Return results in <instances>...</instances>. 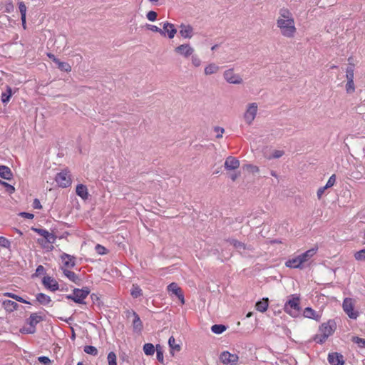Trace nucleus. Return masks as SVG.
<instances>
[{"mask_svg": "<svg viewBox=\"0 0 365 365\" xmlns=\"http://www.w3.org/2000/svg\"><path fill=\"white\" fill-rule=\"evenodd\" d=\"M277 25L284 36L292 38L294 36L296 28L294 19H284L279 18L277 21Z\"/></svg>", "mask_w": 365, "mask_h": 365, "instance_id": "nucleus-1", "label": "nucleus"}, {"mask_svg": "<svg viewBox=\"0 0 365 365\" xmlns=\"http://www.w3.org/2000/svg\"><path fill=\"white\" fill-rule=\"evenodd\" d=\"M284 304V310L290 316L295 317L298 316L300 311V297L298 294H292Z\"/></svg>", "mask_w": 365, "mask_h": 365, "instance_id": "nucleus-2", "label": "nucleus"}, {"mask_svg": "<svg viewBox=\"0 0 365 365\" xmlns=\"http://www.w3.org/2000/svg\"><path fill=\"white\" fill-rule=\"evenodd\" d=\"M90 294V289L87 287L82 289L75 288L73 290V294H68L66 296V299H71L77 304H85L84 299Z\"/></svg>", "mask_w": 365, "mask_h": 365, "instance_id": "nucleus-3", "label": "nucleus"}, {"mask_svg": "<svg viewBox=\"0 0 365 365\" xmlns=\"http://www.w3.org/2000/svg\"><path fill=\"white\" fill-rule=\"evenodd\" d=\"M43 320V318L38 315V313H32L29 318L26 320V322L29 327L21 328L20 331L23 334H34L36 330V324Z\"/></svg>", "mask_w": 365, "mask_h": 365, "instance_id": "nucleus-4", "label": "nucleus"}, {"mask_svg": "<svg viewBox=\"0 0 365 365\" xmlns=\"http://www.w3.org/2000/svg\"><path fill=\"white\" fill-rule=\"evenodd\" d=\"M55 180L61 187H67L71 185V175L67 170H63L57 173L55 177Z\"/></svg>", "mask_w": 365, "mask_h": 365, "instance_id": "nucleus-5", "label": "nucleus"}, {"mask_svg": "<svg viewBox=\"0 0 365 365\" xmlns=\"http://www.w3.org/2000/svg\"><path fill=\"white\" fill-rule=\"evenodd\" d=\"M257 112V105L256 103L249 104L245 114L244 118L247 123L250 125L256 117Z\"/></svg>", "mask_w": 365, "mask_h": 365, "instance_id": "nucleus-6", "label": "nucleus"}, {"mask_svg": "<svg viewBox=\"0 0 365 365\" xmlns=\"http://www.w3.org/2000/svg\"><path fill=\"white\" fill-rule=\"evenodd\" d=\"M175 52L184 58H189L194 53V48L189 43L181 44L174 49Z\"/></svg>", "mask_w": 365, "mask_h": 365, "instance_id": "nucleus-7", "label": "nucleus"}, {"mask_svg": "<svg viewBox=\"0 0 365 365\" xmlns=\"http://www.w3.org/2000/svg\"><path fill=\"white\" fill-rule=\"evenodd\" d=\"M343 309L345 313L351 319H356L358 317V312L354 311V304L352 299L345 298L343 302Z\"/></svg>", "mask_w": 365, "mask_h": 365, "instance_id": "nucleus-8", "label": "nucleus"}, {"mask_svg": "<svg viewBox=\"0 0 365 365\" xmlns=\"http://www.w3.org/2000/svg\"><path fill=\"white\" fill-rule=\"evenodd\" d=\"M220 359L224 364L235 365L239 357L237 354H230L229 351H223L220 356Z\"/></svg>", "mask_w": 365, "mask_h": 365, "instance_id": "nucleus-9", "label": "nucleus"}, {"mask_svg": "<svg viewBox=\"0 0 365 365\" xmlns=\"http://www.w3.org/2000/svg\"><path fill=\"white\" fill-rule=\"evenodd\" d=\"M336 328V324L334 320H329L326 323H323L319 327V331L324 335H327V337L332 335Z\"/></svg>", "mask_w": 365, "mask_h": 365, "instance_id": "nucleus-10", "label": "nucleus"}, {"mask_svg": "<svg viewBox=\"0 0 365 365\" xmlns=\"http://www.w3.org/2000/svg\"><path fill=\"white\" fill-rule=\"evenodd\" d=\"M225 79L230 83L240 84L242 83V78L234 73L233 69H228L224 72Z\"/></svg>", "mask_w": 365, "mask_h": 365, "instance_id": "nucleus-11", "label": "nucleus"}, {"mask_svg": "<svg viewBox=\"0 0 365 365\" xmlns=\"http://www.w3.org/2000/svg\"><path fill=\"white\" fill-rule=\"evenodd\" d=\"M61 259L63 262V266L61 267L64 268H73L76 266V257L73 255L63 253L61 255Z\"/></svg>", "mask_w": 365, "mask_h": 365, "instance_id": "nucleus-12", "label": "nucleus"}, {"mask_svg": "<svg viewBox=\"0 0 365 365\" xmlns=\"http://www.w3.org/2000/svg\"><path fill=\"white\" fill-rule=\"evenodd\" d=\"M42 283L46 289H48L51 291L54 292L59 289L58 283L51 277H44L42 279Z\"/></svg>", "mask_w": 365, "mask_h": 365, "instance_id": "nucleus-13", "label": "nucleus"}, {"mask_svg": "<svg viewBox=\"0 0 365 365\" xmlns=\"http://www.w3.org/2000/svg\"><path fill=\"white\" fill-rule=\"evenodd\" d=\"M328 361L331 365H344V364L343 355L338 352L329 354Z\"/></svg>", "mask_w": 365, "mask_h": 365, "instance_id": "nucleus-14", "label": "nucleus"}, {"mask_svg": "<svg viewBox=\"0 0 365 365\" xmlns=\"http://www.w3.org/2000/svg\"><path fill=\"white\" fill-rule=\"evenodd\" d=\"M180 34L183 38L190 39L193 36V27L190 24H181Z\"/></svg>", "mask_w": 365, "mask_h": 365, "instance_id": "nucleus-15", "label": "nucleus"}, {"mask_svg": "<svg viewBox=\"0 0 365 365\" xmlns=\"http://www.w3.org/2000/svg\"><path fill=\"white\" fill-rule=\"evenodd\" d=\"M61 269L62 270L64 276H66L70 281L78 286L81 284V279L74 272L64 267H61Z\"/></svg>", "mask_w": 365, "mask_h": 365, "instance_id": "nucleus-16", "label": "nucleus"}, {"mask_svg": "<svg viewBox=\"0 0 365 365\" xmlns=\"http://www.w3.org/2000/svg\"><path fill=\"white\" fill-rule=\"evenodd\" d=\"M168 289L169 292H173L180 299L182 304L185 303L184 295L182 292V289H180V287H178V285L176 283L172 282L171 284H170L168 286Z\"/></svg>", "mask_w": 365, "mask_h": 365, "instance_id": "nucleus-17", "label": "nucleus"}, {"mask_svg": "<svg viewBox=\"0 0 365 365\" xmlns=\"http://www.w3.org/2000/svg\"><path fill=\"white\" fill-rule=\"evenodd\" d=\"M303 264V259H302L299 255L294 258L288 259L285 262V265L287 267L300 269L304 268Z\"/></svg>", "mask_w": 365, "mask_h": 365, "instance_id": "nucleus-18", "label": "nucleus"}, {"mask_svg": "<svg viewBox=\"0 0 365 365\" xmlns=\"http://www.w3.org/2000/svg\"><path fill=\"white\" fill-rule=\"evenodd\" d=\"M240 166V161L235 157L229 156L225 162V168L228 170H235Z\"/></svg>", "mask_w": 365, "mask_h": 365, "instance_id": "nucleus-19", "label": "nucleus"}, {"mask_svg": "<svg viewBox=\"0 0 365 365\" xmlns=\"http://www.w3.org/2000/svg\"><path fill=\"white\" fill-rule=\"evenodd\" d=\"M162 30L165 31V34H168V36L170 39L173 38L177 33V29L175 28L174 24L168 21L164 23Z\"/></svg>", "mask_w": 365, "mask_h": 365, "instance_id": "nucleus-20", "label": "nucleus"}, {"mask_svg": "<svg viewBox=\"0 0 365 365\" xmlns=\"http://www.w3.org/2000/svg\"><path fill=\"white\" fill-rule=\"evenodd\" d=\"M0 177L7 180H11L13 178L11 170L6 165H0Z\"/></svg>", "mask_w": 365, "mask_h": 365, "instance_id": "nucleus-21", "label": "nucleus"}, {"mask_svg": "<svg viewBox=\"0 0 365 365\" xmlns=\"http://www.w3.org/2000/svg\"><path fill=\"white\" fill-rule=\"evenodd\" d=\"M76 195L81 197L83 200H87L88 197V189L86 185L78 184L76 189Z\"/></svg>", "mask_w": 365, "mask_h": 365, "instance_id": "nucleus-22", "label": "nucleus"}, {"mask_svg": "<svg viewBox=\"0 0 365 365\" xmlns=\"http://www.w3.org/2000/svg\"><path fill=\"white\" fill-rule=\"evenodd\" d=\"M132 325H133V329L134 332L141 333V331L143 329V322H142L141 319H140V317L138 316V314L136 315L135 317H133Z\"/></svg>", "mask_w": 365, "mask_h": 365, "instance_id": "nucleus-23", "label": "nucleus"}, {"mask_svg": "<svg viewBox=\"0 0 365 365\" xmlns=\"http://www.w3.org/2000/svg\"><path fill=\"white\" fill-rule=\"evenodd\" d=\"M2 305L5 310L8 312H12L14 310H16L19 307V304L11 300H4L2 303Z\"/></svg>", "mask_w": 365, "mask_h": 365, "instance_id": "nucleus-24", "label": "nucleus"}, {"mask_svg": "<svg viewBox=\"0 0 365 365\" xmlns=\"http://www.w3.org/2000/svg\"><path fill=\"white\" fill-rule=\"evenodd\" d=\"M268 306V298H263L262 300L257 302L255 304L256 309L260 312H264L265 311H267Z\"/></svg>", "mask_w": 365, "mask_h": 365, "instance_id": "nucleus-25", "label": "nucleus"}, {"mask_svg": "<svg viewBox=\"0 0 365 365\" xmlns=\"http://www.w3.org/2000/svg\"><path fill=\"white\" fill-rule=\"evenodd\" d=\"M303 315L305 317L313 319L317 321H319L320 316L316 313V312L311 307H307L304 309Z\"/></svg>", "mask_w": 365, "mask_h": 365, "instance_id": "nucleus-26", "label": "nucleus"}, {"mask_svg": "<svg viewBox=\"0 0 365 365\" xmlns=\"http://www.w3.org/2000/svg\"><path fill=\"white\" fill-rule=\"evenodd\" d=\"M36 300L43 305H46L51 302V297L43 293L36 294Z\"/></svg>", "mask_w": 365, "mask_h": 365, "instance_id": "nucleus-27", "label": "nucleus"}, {"mask_svg": "<svg viewBox=\"0 0 365 365\" xmlns=\"http://www.w3.org/2000/svg\"><path fill=\"white\" fill-rule=\"evenodd\" d=\"M316 252L317 250L312 248L299 255V256L302 259H303V262L304 263L307 262L312 257H313L316 254Z\"/></svg>", "mask_w": 365, "mask_h": 365, "instance_id": "nucleus-28", "label": "nucleus"}, {"mask_svg": "<svg viewBox=\"0 0 365 365\" xmlns=\"http://www.w3.org/2000/svg\"><path fill=\"white\" fill-rule=\"evenodd\" d=\"M219 66L215 63H210L205 68V75H211L217 73L219 71Z\"/></svg>", "mask_w": 365, "mask_h": 365, "instance_id": "nucleus-29", "label": "nucleus"}, {"mask_svg": "<svg viewBox=\"0 0 365 365\" xmlns=\"http://www.w3.org/2000/svg\"><path fill=\"white\" fill-rule=\"evenodd\" d=\"M168 345L171 351H180L181 349L180 344L175 343V339L173 336H170L168 339ZM170 352L173 355V353L172 351Z\"/></svg>", "mask_w": 365, "mask_h": 365, "instance_id": "nucleus-30", "label": "nucleus"}, {"mask_svg": "<svg viewBox=\"0 0 365 365\" xmlns=\"http://www.w3.org/2000/svg\"><path fill=\"white\" fill-rule=\"evenodd\" d=\"M130 294L133 298H138L143 295V291L138 284H133Z\"/></svg>", "mask_w": 365, "mask_h": 365, "instance_id": "nucleus-31", "label": "nucleus"}, {"mask_svg": "<svg viewBox=\"0 0 365 365\" xmlns=\"http://www.w3.org/2000/svg\"><path fill=\"white\" fill-rule=\"evenodd\" d=\"M12 96V89L10 86H6V91L5 93H3L1 95V101L3 103H6L10 101V98Z\"/></svg>", "mask_w": 365, "mask_h": 365, "instance_id": "nucleus-32", "label": "nucleus"}, {"mask_svg": "<svg viewBox=\"0 0 365 365\" xmlns=\"http://www.w3.org/2000/svg\"><path fill=\"white\" fill-rule=\"evenodd\" d=\"M156 348H155L154 345L151 343H146L143 346V351L144 353L148 356H152L155 353V350Z\"/></svg>", "mask_w": 365, "mask_h": 365, "instance_id": "nucleus-33", "label": "nucleus"}, {"mask_svg": "<svg viewBox=\"0 0 365 365\" xmlns=\"http://www.w3.org/2000/svg\"><path fill=\"white\" fill-rule=\"evenodd\" d=\"M56 64L58 66V68L60 69L61 71L65 72H70L71 71V66L69 63L66 62H62L60 60H58Z\"/></svg>", "mask_w": 365, "mask_h": 365, "instance_id": "nucleus-34", "label": "nucleus"}, {"mask_svg": "<svg viewBox=\"0 0 365 365\" xmlns=\"http://www.w3.org/2000/svg\"><path fill=\"white\" fill-rule=\"evenodd\" d=\"M227 329V327L224 324H214L211 327L213 333L220 334Z\"/></svg>", "mask_w": 365, "mask_h": 365, "instance_id": "nucleus-35", "label": "nucleus"}, {"mask_svg": "<svg viewBox=\"0 0 365 365\" xmlns=\"http://www.w3.org/2000/svg\"><path fill=\"white\" fill-rule=\"evenodd\" d=\"M83 351L86 354L92 355V356H97L98 353V349L95 346H91V345L85 346Z\"/></svg>", "mask_w": 365, "mask_h": 365, "instance_id": "nucleus-36", "label": "nucleus"}, {"mask_svg": "<svg viewBox=\"0 0 365 365\" xmlns=\"http://www.w3.org/2000/svg\"><path fill=\"white\" fill-rule=\"evenodd\" d=\"M279 15L281 19H293L292 13L289 11V9L283 8L281 9L279 11Z\"/></svg>", "mask_w": 365, "mask_h": 365, "instance_id": "nucleus-37", "label": "nucleus"}, {"mask_svg": "<svg viewBox=\"0 0 365 365\" xmlns=\"http://www.w3.org/2000/svg\"><path fill=\"white\" fill-rule=\"evenodd\" d=\"M0 185L4 186L6 191L9 194H12L15 192V187L5 181L0 180Z\"/></svg>", "mask_w": 365, "mask_h": 365, "instance_id": "nucleus-38", "label": "nucleus"}, {"mask_svg": "<svg viewBox=\"0 0 365 365\" xmlns=\"http://www.w3.org/2000/svg\"><path fill=\"white\" fill-rule=\"evenodd\" d=\"M5 295H6L19 302L24 303V304H31L29 302L26 301V299H23L21 297L18 296L15 294L7 292L5 294Z\"/></svg>", "mask_w": 365, "mask_h": 365, "instance_id": "nucleus-39", "label": "nucleus"}, {"mask_svg": "<svg viewBox=\"0 0 365 365\" xmlns=\"http://www.w3.org/2000/svg\"><path fill=\"white\" fill-rule=\"evenodd\" d=\"M231 245H232L235 248L237 249H245V245L244 243L235 240V239H230L227 240Z\"/></svg>", "mask_w": 365, "mask_h": 365, "instance_id": "nucleus-40", "label": "nucleus"}, {"mask_svg": "<svg viewBox=\"0 0 365 365\" xmlns=\"http://www.w3.org/2000/svg\"><path fill=\"white\" fill-rule=\"evenodd\" d=\"M108 365H117L116 355L113 351L108 353L107 356Z\"/></svg>", "mask_w": 365, "mask_h": 365, "instance_id": "nucleus-41", "label": "nucleus"}, {"mask_svg": "<svg viewBox=\"0 0 365 365\" xmlns=\"http://www.w3.org/2000/svg\"><path fill=\"white\" fill-rule=\"evenodd\" d=\"M352 341L358 345L360 348H365V339L359 336H353Z\"/></svg>", "mask_w": 365, "mask_h": 365, "instance_id": "nucleus-42", "label": "nucleus"}, {"mask_svg": "<svg viewBox=\"0 0 365 365\" xmlns=\"http://www.w3.org/2000/svg\"><path fill=\"white\" fill-rule=\"evenodd\" d=\"M157 359L159 362L163 363V351L160 345H156Z\"/></svg>", "mask_w": 365, "mask_h": 365, "instance_id": "nucleus-43", "label": "nucleus"}, {"mask_svg": "<svg viewBox=\"0 0 365 365\" xmlns=\"http://www.w3.org/2000/svg\"><path fill=\"white\" fill-rule=\"evenodd\" d=\"M346 77L347 78V81L349 80H354V66L351 65V66H348L346 69Z\"/></svg>", "mask_w": 365, "mask_h": 365, "instance_id": "nucleus-44", "label": "nucleus"}, {"mask_svg": "<svg viewBox=\"0 0 365 365\" xmlns=\"http://www.w3.org/2000/svg\"><path fill=\"white\" fill-rule=\"evenodd\" d=\"M354 257L358 261H365V249L356 252L354 254Z\"/></svg>", "mask_w": 365, "mask_h": 365, "instance_id": "nucleus-45", "label": "nucleus"}, {"mask_svg": "<svg viewBox=\"0 0 365 365\" xmlns=\"http://www.w3.org/2000/svg\"><path fill=\"white\" fill-rule=\"evenodd\" d=\"M355 90L354 80L347 81L346 91L348 93H352Z\"/></svg>", "mask_w": 365, "mask_h": 365, "instance_id": "nucleus-46", "label": "nucleus"}, {"mask_svg": "<svg viewBox=\"0 0 365 365\" xmlns=\"http://www.w3.org/2000/svg\"><path fill=\"white\" fill-rule=\"evenodd\" d=\"M147 28L153 32L159 33L160 35L165 36V31L155 25L148 24Z\"/></svg>", "mask_w": 365, "mask_h": 365, "instance_id": "nucleus-47", "label": "nucleus"}, {"mask_svg": "<svg viewBox=\"0 0 365 365\" xmlns=\"http://www.w3.org/2000/svg\"><path fill=\"white\" fill-rule=\"evenodd\" d=\"M327 338H328V337H327V335H324V334L322 333V334H319V335L317 334V335L314 336V341H315L317 343L320 344H322L326 341V339H327Z\"/></svg>", "mask_w": 365, "mask_h": 365, "instance_id": "nucleus-48", "label": "nucleus"}, {"mask_svg": "<svg viewBox=\"0 0 365 365\" xmlns=\"http://www.w3.org/2000/svg\"><path fill=\"white\" fill-rule=\"evenodd\" d=\"M19 9L21 13V17L25 18V16H26V6L23 1L19 2Z\"/></svg>", "mask_w": 365, "mask_h": 365, "instance_id": "nucleus-49", "label": "nucleus"}, {"mask_svg": "<svg viewBox=\"0 0 365 365\" xmlns=\"http://www.w3.org/2000/svg\"><path fill=\"white\" fill-rule=\"evenodd\" d=\"M11 246L10 241L4 237H0V247L9 248Z\"/></svg>", "mask_w": 365, "mask_h": 365, "instance_id": "nucleus-50", "label": "nucleus"}, {"mask_svg": "<svg viewBox=\"0 0 365 365\" xmlns=\"http://www.w3.org/2000/svg\"><path fill=\"white\" fill-rule=\"evenodd\" d=\"M191 56L192 63L195 67H199L201 65V60L197 55L192 54Z\"/></svg>", "mask_w": 365, "mask_h": 365, "instance_id": "nucleus-51", "label": "nucleus"}, {"mask_svg": "<svg viewBox=\"0 0 365 365\" xmlns=\"http://www.w3.org/2000/svg\"><path fill=\"white\" fill-rule=\"evenodd\" d=\"M45 240L47 242L50 244L55 243V241L56 240V236L53 233H50L49 232L47 233L46 237H45Z\"/></svg>", "mask_w": 365, "mask_h": 365, "instance_id": "nucleus-52", "label": "nucleus"}, {"mask_svg": "<svg viewBox=\"0 0 365 365\" xmlns=\"http://www.w3.org/2000/svg\"><path fill=\"white\" fill-rule=\"evenodd\" d=\"M31 230L36 233L38 234L39 235L43 237L44 238L46 237V235L48 232V231H47L46 230L41 228L32 227Z\"/></svg>", "mask_w": 365, "mask_h": 365, "instance_id": "nucleus-53", "label": "nucleus"}, {"mask_svg": "<svg viewBox=\"0 0 365 365\" xmlns=\"http://www.w3.org/2000/svg\"><path fill=\"white\" fill-rule=\"evenodd\" d=\"M95 250L96 251V252L99 255H105L107 253V250L105 247L98 244L96 247H95Z\"/></svg>", "mask_w": 365, "mask_h": 365, "instance_id": "nucleus-54", "label": "nucleus"}, {"mask_svg": "<svg viewBox=\"0 0 365 365\" xmlns=\"http://www.w3.org/2000/svg\"><path fill=\"white\" fill-rule=\"evenodd\" d=\"M146 16H147L148 19L150 20V21H154L157 19L158 14L154 11H150L148 12Z\"/></svg>", "mask_w": 365, "mask_h": 365, "instance_id": "nucleus-55", "label": "nucleus"}, {"mask_svg": "<svg viewBox=\"0 0 365 365\" xmlns=\"http://www.w3.org/2000/svg\"><path fill=\"white\" fill-rule=\"evenodd\" d=\"M336 182V175L333 174L328 180L327 184L325 185L327 188H329L332 187Z\"/></svg>", "mask_w": 365, "mask_h": 365, "instance_id": "nucleus-56", "label": "nucleus"}, {"mask_svg": "<svg viewBox=\"0 0 365 365\" xmlns=\"http://www.w3.org/2000/svg\"><path fill=\"white\" fill-rule=\"evenodd\" d=\"M14 6L12 1L7 2L5 5V12L10 14L14 11Z\"/></svg>", "mask_w": 365, "mask_h": 365, "instance_id": "nucleus-57", "label": "nucleus"}, {"mask_svg": "<svg viewBox=\"0 0 365 365\" xmlns=\"http://www.w3.org/2000/svg\"><path fill=\"white\" fill-rule=\"evenodd\" d=\"M215 132L217 133L216 138H221L222 137V134L225 132V129L223 128L216 126L214 128Z\"/></svg>", "mask_w": 365, "mask_h": 365, "instance_id": "nucleus-58", "label": "nucleus"}, {"mask_svg": "<svg viewBox=\"0 0 365 365\" xmlns=\"http://www.w3.org/2000/svg\"><path fill=\"white\" fill-rule=\"evenodd\" d=\"M351 176L356 180H360L363 177V173L361 170H359L356 171H353L351 174Z\"/></svg>", "mask_w": 365, "mask_h": 365, "instance_id": "nucleus-59", "label": "nucleus"}, {"mask_svg": "<svg viewBox=\"0 0 365 365\" xmlns=\"http://www.w3.org/2000/svg\"><path fill=\"white\" fill-rule=\"evenodd\" d=\"M45 273V269L43 267V266L42 265H38L36 269V272L35 274L33 275L34 276H36V277H38V276H40L41 274H43Z\"/></svg>", "mask_w": 365, "mask_h": 365, "instance_id": "nucleus-60", "label": "nucleus"}, {"mask_svg": "<svg viewBox=\"0 0 365 365\" xmlns=\"http://www.w3.org/2000/svg\"><path fill=\"white\" fill-rule=\"evenodd\" d=\"M38 361L43 364L44 365H50L51 364V360L47 356H40L38 357Z\"/></svg>", "mask_w": 365, "mask_h": 365, "instance_id": "nucleus-61", "label": "nucleus"}, {"mask_svg": "<svg viewBox=\"0 0 365 365\" xmlns=\"http://www.w3.org/2000/svg\"><path fill=\"white\" fill-rule=\"evenodd\" d=\"M19 215L23 217L28 218V219H33L34 217V214L29 213V212H20Z\"/></svg>", "mask_w": 365, "mask_h": 365, "instance_id": "nucleus-62", "label": "nucleus"}, {"mask_svg": "<svg viewBox=\"0 0 365 365\" xmlns=\"http://www.w3.org/2000/svg\"><path fill=\"white\" fill-rule=\"evenodd\" d=\"M284 154V152L282 150H274V153H272V158H279L280 157H282Z\"/></svg>", "mask_w": 365, "mask_h": 365, "instance_id": "nucleus-63", "label": "nucleus"}, {"mask_svg": "<svg viewBox=\"0 0 365 365\" xmlns=\"http://www.w3.org/2000/svg\"><path fill=\"white\" fill-rule=\"evenodd\" d=\"M33 207L35 209H41L42 208L41 202L37 198L34 200Z\"/></svg>", "mask_w": 365, "mask_h": 365, "instance_id": "nucleus-64", "label": "nucleus"}]
</instances>
